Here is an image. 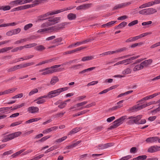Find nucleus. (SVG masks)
I'll list each match as a JSON object with an SVG mask.
<instances>
[{
	"label": "nucleus",
	"mask_w": 160,
	"mask_h": 160,
	"mask_svg": "<svg viewBox=\"0 0 160 160\" xmlns=\"http://www.w3.org/2000/svg\"><path fill=\"white\" fill-rule=\"evenodd\" d=\"M74 7H70L69 8H65L57 10L55 11H51L47 12L46 13L39 16L38 17V21L43 20L47 19L49 15H53L57 14L63 11L71 10Z\"/></svg>",
	"instance_id": "obj_1"
},
{
	"label": "nucleus",
	"mask_w": 160,
	"mask_h": 160,
	"mask_svg": "<svg viewBox=\"0 0 160 160\" xmlns=\"http://www.w3.org/2000/svg\"><path fill=\"white\" fill-rule=\"evenodd\" d=\"M60 19V17H51L48 19V21L41 25V27L43 28L54 25L58 23Z\"/></svg>",
	"instance_id": "obj_2"
},
{
	"label": "nucleus",
	"mask_w": 160,
	"mask_h": 160,
	"mask_svg": "<svg viewBox=\"0 0 160 160\" xmlns=\"http://www.w3.org/2000/svg\"><path fill=\"white\" fill-rule=\"evenodd\" d=\"M156 103V102L155 101H153L142 105H141L140 104H139L132 107L130 109V110L132 111H137L141 110L147 106H150L151 105L155 104Z\"/></svg>",
	"instance_id": "obj_3"
},
{
	"label": "nucleus",
	"mask_w": 160,
	"mask_h": 160,
	"mask_svg": "<svg viewBox=\"0 0 160 160\" xmlns=\"http://www.w3.org/2000/svg\"><path fill=\"white\" fill-rule=\"evenodd\" d=\"M68 89V87H64L49 92L50 98H52L59 95L61 92L66 91Z\"/></svg>",
	"instance_id": "obj_4"
},
{
	"label": "nucleus",
	"mask_w": 160,
	"mask_h": 160,
	"mask_svg": "<svg viewBox=\"0 0 160 160\" xmlns=\"http://www.w3.org/2000/svg\"><path fill=\"white\" fill-rule=\"evenodd\" d=\"M21 132L19 131L8 135L4 137L2 139V141L3 142H5L12 140L14 138L19 136L21 134Z\"/></svg>",
	"instance_id": "obj_5"
},
{
	"label": "nucleus",
	"mask_w": 160,
	"mask_h": 160,
	"mask_svg": "<svg viewBox=\"0 0 160 160\" xmlns=\"http://www.w3.org/2000/svg\"><path fill=\"white\" fill-rule=\"evenodd\" d=\"M125 119V117L123 116L115 120L113 124L110 127V129H112L117 128L123 123V121Z\"/></svg>",
	"instance_id": "obj_6"
},
{
	"label": "nucleus",
	"mask_w": 160,
	"mask_h": 160,
	"mask_svg": "<svg viewBox=\"0 0 160 160\" xmlns=\"http://www.w3.org/2000/svg\"><path fill=\"white\" fill-rule=\"evenodd\" d=\"M33 5H25L14 8L11 10V11L14 12L17 11L26 9L32 7H33Z\"/></svg>",
	"instance_id": "obj_7"
},
{
	"label": "nucleus",
	"mask_w": 160,
	"mask_h": 160,
	"mask_svg": "<svg viewBox=\"0 0 160 160\" xmlns=\"http://www.w3.org/2000/svg\"><path fill=\"white\" fill-rule=\"evenodd\" d=\"M132 3L131 2H123L118 4L113 8V10L128 7Z\"/></svg>",
	"instance_id": "obj_8"
},
{
	"label": "nucleus",
	"mask_w": 160,
	"mask_h": 160,
	"mask_svg": "<svg viewBox=\"0 0 160 160\" xmlns=\"http://www.w3.org/2000/svg\"><path fill=\"white\" fill-rule=\"evenodd\" d=\"M158 139V137H150L147 138L145 142L147 143H156Z\"/></svg>",
	"instance_id": "obj_9"
},
{
	"label": "nucleus",
	"mask_w": 160,
	"mask_h": 160,
	"mask_svg": "<svg viewBox=\"0 0 160 160\" xmlns=\"http://www.w3.org/2000/svg\"><path fill=\"white\" fill-rule=\"evenodd\" d=\"M160 151V146L157 145L152 146L149 147L148 152L150 153H153Z\"/></svg>",
	"instance_id": "obj_10"
},
{
	"label": "nucleus",
	"mask_w": 160,
	"mask_h": 160,
	"mask_svg": "<svg viewBox=\"0 0 160 160\" xmlns=\"http://www.w3.org/2000/svg\"><path fill=\"white\" fill-rule=\"evenodd\" d=\"M142 118L141 115H138L136 117L131 116L128 118L129 119H130L131 121H133L135 123L137 124H139L140 120Z\"/></svg>",
	"instance_id": "obj_11"
},
{
	"label": "nucleus",
	"mask_w": 160,
	"mask_h": 160,
	"mask_svg": "<svg viewBox=\"0 0 160 160\" xmlns=\"http://www.w3.org/2000/svg\"><path fill=\"white\" fill-rule=\"evenodd\" d=\"M140 57L139 55L136 56L132 57L123 60V64L124 65H127L132 63V61L135 59H137Z\"/></svg>",
	"instance_id": "obj_12"
},
{
	"label": "nucleus",
	"mask_w": 160,
	"mask_h": 160,
	"mask_svg": "<svg viewBox=\"0 0 160 160\" xmlns=\"http://www.w3.org/2000/svg\"><path fill=\"white\" fill-rule=\"evenodd\" d=\"M61 65H57L52 66L50 68H48V70L50 74H52L53 72L58 71V69H55L56 68L59 67Z\"/></svg>",
	"instance_id": "obj_13"
},
{
	"label": "nucleus",
	"mask_w": 160,
	"mask_h": 160,
	"mask_svg": "<svg viewBox=\"0 0 160 160\" xmlns=\"http://www.w3.org/2000/svg\"><path fill=\"white\" fill-rule=\"evenodd\" d=\"M91 5V4H83L77 7L76 9L78 10H85L90 8Z\"/></svg>",
	"instance_id": "obj_14"
},
{
	"label": "nucleus",
	"mask_w": 160,
	"mask_h": 160,
	"mask_svg": "<svg viewBox=\"0 0 160 160\" xmlns=\"http://www.w3.org/2000/svg\"><path fill=\"white\" fill-rule=\"evenodd\" d=\"M39 110V108L38 107L32 106L28 108V111L30 113H34L38 112Z\"/></svg>",
	"instance_id": "obj_15"
},
{
	"label": "nucleus",
	"mask_w": 160,
	"mask_h": 160,
	"mask_svg": "<svg viewBox=\"0 0 160 160\" xmlns=\"http://www.w3.org/2000/svg\"><path fill=\"white\" fill-rule=\"evenodd\" d=\"M56 29L55 27H50L42 28L38 31V32H42L47 31H50L51 32L53 31Z\"/></svg>",
	"instance_id": "obj_16"
},
{
	"label": "nucleus",
	"mask_w": 160,
	"mask_h": 160,
	"mask_svg": "<svg viewBox=\"0 0 160 160\" xmlns=\"http://www.w3.org/2000/svg\"><path fill=\"white\" fill-rule=\"evenodd\" d=\"M160 94V92H158L157 93H154L148 96L142 98L141 100L140 101V102L142 101H143L144 100H148L152 99L156 97L157 95H159Z\"/></svg>",
	"instance_id": "obj_17"
},
{
	"label": "nucleus",
	"mask_w": 160,
	"mask_h": 160,
	"mask_svg": "<svg viewBox=\"0 0 160 160\" xmlns=\"http://www.w3.org/2000/svg\"><path fill=\"white\" fill-rule=\"evenodd\" d=\"M152 59H149L144 61L141 63L142 66V68L144 67H147L148 66L151 64L152 62Z\"/></svg>",
	"instance_id": "obj_18"
},
{
	"label": "nucleus",
	"mask_w": 160,
	"mask_h": 160,
	"mask_svg": "<svg viewBox=\"0 0 160 160\" xmlns=\"http://www.w3.org/2000/svg\"><path fill=\"white\" fill-rule=\"evenodd\" d=\"M70 23L69 22H64L58 25L57 26H55L54 27H56V29L55 30H53V31L59 30L61 28H64L66 25H69L70 24Z\"/></svg>",
	"instance_id": "obj_19"
},
{
	"label": "nucleus",
	"mask_w": 160,
	"mask_h": 160,
	"mask_svg": "<svg viewBox=\"0 0 160 160\" xmlns=\"http://www.w3.org/2000/svg\"><path fill=\"white\" fill-rule=\"evenodd\" d=\"M58 126H54L51 127V128H47L43 131L42 132L44 134H46L49 133V132L56 131L58 129Z\"/></svg>",
	"instance_id": "obj_20"
},
{
	"label": "nucleus",
	"mask_w": 160,
	"mask_h": 160,
	"mask_svg": "<svg viewBox=\"0 0 160 160\" xmlns=\"http://www.w3.org/2000/svg\"><path fill=\"white\" fill-rule=\"evenodd\" d=\"M12 7L22 4L21 0H15L11 1L9 4Z\"/></svg>",
	"instance_id": "obj_21"
},
{
	"label": "nucleus",
	"mask_w": 160,
	"mask_h": 160,
	"mask_svg": "<svg viewBox=\"0 0 160 160\" xmlns=\"http://www.w3.org/2000/svg\"><path fill=\"white\" fill-rule=\"evenodd\" d=\"M94 59V56H88L82 57L81 61L83 62H86L89 60H92Z\"/></svg>",
	"instance_id": "obj_22"
},
{
	"label": "nucleus",
	"mask_w": 160,
	"mask_h": 160,
	"mask_svg": "<svg viewBox=\"0 0 160 160\" xmlns=\"http://www.w3.org/2000/svg\"><path fill=\"white\" fill-rule=\"evenodd\" d=\"M116 22V21H112L110 22H108L106 24H103L101 25V27L102 28H109L114 25V24Z\"/></svg>",
	"instance_id": "obj_23"
},
{
	"label": "nucleus",
	"mask_w": 160,
	"mask_h": 160,
	"mask_svg": "<svg viewBox=\"0 0 160 160\" xmlns=\"http://www.w3.org/2000/svg\"><path fill=\"white\" fill-rule=\"evenodd\" d=\"M111 146V143H108L104 144H99L98 146V149H104L106 148Z\"/></svg>",
	"instance_id": "obj_24"
},
{
	"label": "nucleus",
	"mask_w": 160,
	"mask_h": 160,
	"mask_svg": "<svg viewBox=\"0 0 160 160\" xmlns=\"http://www.w3.org/2000/svg\"><path fill=\"white\" fill-rule=\"evenodd\" d=\"M70 101V99H68L63 102H61L60 101V105L58 106V107L60 108H64L67 105V102H69Z\"/></svg>",
	"instance_id": "obj_25"
},
{
	"label": "nucleus",
	"mask_w": 160,
	"mask_h": 160,
	"mask_svg": "<svg viewBox=\"0 0 160 160\" xmlns=\"http://www.w3.org/2000/svg\"><path fill=\"white\" fill-rule=\"evenodd\" d=\"M76 18V15L73 13H70L67 16L68 18L70 20H75Z\"/></svg>",
	"instance_id": "obj_26"
},
{
	"label": "nucleus",
	"mask_w": 160,
	"mask_h": 160,
	"mask_svg": "<svg viewBox=\"0 0 160 160\" xmlns=\"http://www.w3.org/2000/svg\"><path fill=\"white\" fill-rule=\"evenodd\" d=\"M59 81V79L57 77L54 76L52 78L50 81V84L52 85H54Z\"/></svg>",
	"instance_id": "obj_27"
},
{
	"label": "nucleus",
	"mask_w": 160,
	"mask_h": 160,
	"mask_svg": "<svg viewBox=\"0 0 160 160\" xmlns=\"http://www.w3.org/2000/svg\"><path fill=\"white\" fill-rule=\"evenodd\" d=\"M142 66L141 63L136 65L133 68V71L135 72L139 71L140 70L142 69Z\"/></svg>",
	"instance_id": "obj_28"
},
{
	"label": "nucleus",
	"mask_w": 160,
	"mask_h": 160,
	"mask_svg": "<svg viewBox=\"0 0 160 160\" xmlns=\"http://www.w3.org/2000/svg\"><path fill=\"white\" fill-rule=\"evenodd\" d=\"M34 102L37 101L36 103L38 104H42L45 102L46 100L44 99L41 98L40 97H38L36 100L34 101Z\"/></svg>",
	"instance_id": "obj_29"
},
{
	"label": "nucleus",
	"mask_w": 160,
	"mask_h": 160,
	"mask_svg": "<svg viewBox=\"0 0 160 160\" xmlns=\"http://www.w3.org/2000/svg\"><path fill=\"white\" fill-rule=\"evenodd\" d=\"M147 9L148 15L153 14L157 12V10L155 8H150Z\"/></svg>",
	"instance_id": "obj_30"
},
{
	"label": "nucleus",
	"mask_w": 160,
	"mask_h": 160,
	"mask_svg": "<svg viewBox=\"0 0 160 160\" xmlns=\"http://www.w3.org/2000/svg\"><path fill=\"white\" fill-rule=\"evenodd\" d=\"M25 150V149H22L19 151L14 153L13 154H12L11 156L13 158H15L16 157L18 156L19 155H20Z\"/></svg>",
	"instance_id": "obj_31"
},
{
	"label": "nucleus",
	"mask_w": 160,
	"mask_h": 160,
	"mask_svg": "<svg viewBox=\"0 0 160 160\" xmlns=\"http://www.w3.org/2000/svg\"><path fill=\"white\" fill-rule=\"evenodd\" d=\"M16 89V88H12L9 89L4 90L3 91L4 95L12 93L14 92Z\"/></svg>",
	"instance_id": "obj_32"
},
{
	"label": "nucleus",
	"mask_w": 160,
	"mask_h": 160,
	"mask_svg": "<svg viewBox=\"0 0 160 160\" xmlns=\"http://www.w3.org/2000/svg\"><path fill=\"white\" fill-rule=\"evenodd\" d=\"M96 67H93L87 68L79 72V74H82L83 73L88 72L94 69Z\"/></svg>",
	"instance_id": "obj_33"
},
{
	"label": "nucleus",
	"mask_w": 160,
	"mask_h": 160,
	"mask_svg": "<svg viewBox=\"0 0 160 160\" xmlns=\"http://www.w3.org/2000/svg\"><path fill=\"white\" fill-rule=\"evenodd\" d=\"M35 49L39 51H42L45 49V48L42 45H41L36 47Z\"/></svg>",
	"instance_id": "obj_34"
},
{
	"label": "nucleus",
	"mask_w": 160,
	"mask_h": 160,
	"mask_svg": "<svg viewBox=\"0 0 160 160\" xmlns=\"http://www.w3.org/2000/svg\"><path fill=\"white\" fill-rule=\"evenodd\" d=\"M10 9L11 7L9 5L0 6V10L6 11L9 10Z\"/></svg>",
	"instance_id": "obj_35"
},
{
	"label": "nucleus",
	"mask_w": 160,
	"mask_h": 160,
	"mask_svg": "<svg viewBox=\"0 0 160 160\" xmlns=\"http://www.w3.org/2000/svg\"><path fill=\"white\" fill-rule=\"evenodd\" d=\"M81 130L80 128L78 127H77L72 129L69 133V134H72L75 133Z\"/></svg>",
	"instance_id": "obj_36"
},
{
	"label": "nucleus",
	"mask_w": 160,
	"mask_h": 160,
	"mask_svg": "<svg viewBox=\"0 0 160 160\" xmlns=\"http://www.w3.org/2000/svg\"><path fill=\"white\" fill-rule=\"evenodd\" d=\"M131 72L132 70L130 68H128L122 71V73L123 74H128L130 73Z\"/></svg>",
	"instance_id": "obj_37"
},
{
	"label": "nucleus",
	"mask_w": 160,
	"mask_h": 160,
	"mask_svg": "<svg viewBox=\"0 0 160 160\" xmlns=\"http://www.w3.org/2000/svg\"><path fill=\"white\" fill-rule=\"evenodd\" d=\"M28 40V39L27 38H24V39H21L20 40H18V41H16L14 42V44H18L21 43H22L24 42H26Z\"/></svg>",
	"instance_id": "obj_38"
},
{
	"label": "nucleus",
	"mask_w": 160,
	"mask_h": 160,
	"mask_svg": "<svg viewBox=\"0 0 160 160\" xmlns=\"http://www.w3.org/2000/svg\"><path fill=\"white\" fill-rule=\"evenodd\" d=\"M67 138V137L66 136H64L61 138L56 140L55 141V142L57 143H60L62 142L65 140H66Z\"/></svg>",
	"instance_id": "obj_39"
},
{
	"label": "nucleus",
	"mask_w": 160,
	"mask_h": 160,
	"mask_svg": "<svg viewBox=\"0 0 160 160\" xmlns=\"http://www.w3.org/2000/svg\"><path fill=\"white\" fill-rule=\"evenodd\" d=\"M38 92V90L37 88H35L32 89L29 93V96H31L35 93H37Z\"/></svg>",
	"instance_id": "obj_40"
},
{
	"label": "nucleus",
	"mask_w": 160,
	"mask_h": 160,
	"mask_svg": "<svg viewBox=\"0 0 160 160\" xmlns=\"http://www.w3.org/2000/svg\"><path fill=\"white\" fill-rule=\"evenodd\" d=\"M139 14L144 15H148L147 9H142L138 12Z\"/></svg>",
	"instance_id": "obj_41"
},
{
	"label": "nucleus",
	"mask_w": 160,
	"mask_h": 160,
	"mask_svg": "<svg viewBox=\"0 0 160 160\" xmlns=\"http://www.w3.org/2000/svg\"><path fill=\"white\" fill-rule=\"evenodd\" d=\"M13 48V47L5 48L0 49L1 53H3Z\"/></svg>",
	"instance_id": "obj_42"
},
{
	"label": "nucleus",
	"mask_w": 160,
	"mask_h": 160,
	"mask_svg": "<svg viewBox=\"0 0 160 160\" xmlns=\"http://www.w3.org/2000/svg\"><path fill=\"white\" fill-rule=\"evenodd\" d=\"M33 26V24L32 23H29L25 25L24 27V30L25 31H27L29 29V28L32 27Z\"/></svg>",
	"instance_id": "obj_43"
},
{
	"label": "nucleus",
	"mask_w": 160,
	"mask_h": 160,
	"mask_svg": "<svg viewBox=\"0 0 160 160\" xmlns=\"http://www.w3.org/2000/svg\"><path fill=\"white\" fill-rule=\"evenodd\" d=\"M37 45V44L35 43H31L28 44H27L24 46L25 48H31L34 46H36Z\"/></svg>",
	"instance_id": "obj_44"
},
{
	"label": "nucleus",
	"mask_w": 160,
	"mask_h": 160,
	"mask_svg": "<svg viewBox=\"0 0 160 160\" xmlns=\"http://www.w3.org/2000/svg\"><path fill=\"white\" fill-rule=\"evenodd\" d=\"M34 64V63L33 62H27L24 64H23L24 68L33 65Z\"/></svg>",
	"instance_id": "obj_45"
},
{
	"label": "nucleus",
	"mask_w": 160,
	"mask_h": 160,
	"mask_svg": "<svg viewBox=\"0 0 160 160\" xmlns=\"http://www.w3.org/2000/svg\"><path fill=\"white\" fill-rule=\"evenodd\" d=\"M13 35H15L19 33L21 31L20 28H18L16 29L12 30Z\"/></svg>",
	"instance_id": "obj_46"
},
{
	"label": "nucleus",
	"mask_w": 160,
	"mask_h": 160,
	"mask_svg": "<svg viewBox=\"0 0 160 160\" xmlns=\"http://www.w3.org/2000/svg\"><path fill=\"white\" fill-rule=\"evenodd\" d=\"M53 60V59H51L48 60H45L44 61H42V62H40V64L41 65L44 64L46 63H49L52 62V61Z\"/></svg>",
	"instance_id": "obj_47"
},
{
	"label": "nucleus",
	"mask_w": 160,
	"mask_h": 160,
	"mask_svg": "<svg viewBox=\"0 0 160 160\" xmlns=\"http://www.w3.org/2000/svg\"><path fill=\"white\" fill-rule=\"evenodd\" d=\"M138 23V20H135L129 23L128 26L129 27H131L137 24Z\"/></svg>",
	"instance_id": "obj_48"
},
{
	"label": "nucleus",
	"mask_w": 160,
	"mask_h": 160,
	"mask_svg": "<svg viewBox=\"0 0 160 160\" xmlns=\"http://www.w3.org/2000/svg\"><path fill=\"white\" fill-rule=\"evenodd\" d=\"M132 156L128 155L122 157L119 160H128L132 158Z\"/></svg>",
	"instance_id": "obj_49"
},
{
	"label": "nucleus",
	"mask_w": 160,
	"mask_h": 160,
	"mask_svg": "<svg viewBox=\"0 0 160 160\" xmlns=\"http://www.w3.org/2000/svg\"><path fill=\"white\" fill-rule=\"evenodd\" d=\"M44 155V154H41L35 157L30 160H39Z\"/></svg>",
	"instance_id": "obj_50"
},
{
	"label": "nucleus",
	"mask_w": 160,
	"mask_h": 160,
	"mask_svg": "<svg viewBox=\"0 0 160 160\" xmlns=\"http://www.w3.org/2000/svg\"><path fill=\"white\" fill-rule=\"evenodd\" d=\"M147 156L145 155L139 156L138 157V160H144L146 159Z\"/></svg>",
	"instance_id": "obj_51"
},
{
	"label": "nucleus",
	"mask_w": 160,
	"mask_h": 160,
	"mask_svg": "<svg viewBox=\"0 0 160 160\" xmlns=\"http://www.w3.org/2000/svg\"><path fill=\"white\" fill-rule=\"evenodd\" d=\"M12 108V107H4L0 108V112H5L4 111L7 110L8 109H10Z\"/></svg>",
	"instance_id": "obj_52"
},
{
	"label": "nucleus",
	"mask_w": 160,
	"mask_h": 160,
	"mask_svg": "<svg viewBox=\"0 0 160 160\" xmlns=\"http://www.w3.org/2000/svg\"><path fill=\"white\" fill-rule=\"evenodd\" d=\"M127 24L126 22H123L120 23L118 26V27L119 28H121L124 27Z\"/></svg>",
	"instance_id": "obj_53"
},
{
	"label": "nucleus",
	"mask_w": 160,
	"mask_h": 160,
	"mask_svg": "<svg viewBox=\"0 0 160 160\" xmlns=\"http://www.w3.org/2000/svg\"><path fill=\"white\" fill-rule=\"evenodd\" d=\"M152 32H145L144 33H142L140 35H139V36L140 37V38H142L143 37L145 36H146L148 35L151 34Z\"/></svg>",
	"instance_id": "obj_54"
},
{
	"label": "nucleus",
	"mask_w": 160,
	"mask_h": 160,
	"mask_svg": "<svg viewBox=\"0 0 160 160\" xmlns=\"http://www.w3.org/2000/svg\"><path fill=\"white\" fill-rule=\"evenodd\" d=\"M88 102L87 101H84L81 102H80L77 103L76 106L77 107H79L80 106H83L87 103Z\"/></svg>",
	"instance_id": "obj_55"
},
{
	"label": "nucleus",
	"mask_w": 160,
	"mask_h": 160,
	"mask_svg": "<svg viewBox=\"0 0 160 160\" xmlns=\"http://www.w3.org/2000/svg\"><path fill=\"white\" fill-rule=\"evenodd\" d=\"M126 48H125L124 47V48H122L119 49L118 50H116L115 51L116 53H119V52H122L124 51H125L126 50Z\"/></svg>",
	"instance_id": "obj_56"
},
{
	"label": "nucleus",
	"mask_w": 160,
	"mask_h": 160,
	"mask_svg": "<svg viewBox=\"0 0 160 160\" xmlns=\"http://www.w3.org/2000/svg\"><path fill=\"white\" fill-rule=\"evenodd\" d=\"M51 137L50 136H47L45 137H44L42 138L39 141L41 142H43L45 140H46L48 139L49 138Z\"/></svg>",
	"instance_id": "obj_57"
},
{
	"label": "nucleus",
	"mask_w": 160,
	"mask_h": 160,
	"mask_svg": "<svg viewBox=\"0 0 160 160\" xmlns=\"http://www.w3.org/2000/svg\"><path fill=\"white\" fill-rule=\"evenodd\" d=\"M128 17L126 15H123L118 17V20H124L128 18Z\"/></svg>",
	"instance_id": "obj_58"
},
{
	"label": "nucleus",
	"mask_w": 160,
	"mask_h": 160,
	"mask_svg": "<svg viewBox=\"0 0 160 160\" xmlns=\"http://www.w3.org/2000/svg\"><path fill=\"white\" fill-rule=\"evenodd\" d=\"M65 113V112L57 113L56 115H55V118L62 117Z\"/></svg>",
	"instance_id": "obj_59"
},
{
	"label": "nucleus",
	"mask_w": 160,
	"mask_h": 160,
	"mask_svg": "<svg viewBox=\"0 0 160 160\" xmlns=\"http://www.w3.org/2000/svg\"><path fill=\"white\" fill-rule=\"evenodd\" d=\"M22 122H17L14 123H13L10 125L11 127H14L20 124Z\"/></svg>",
	"instance_id": "obj_60"
},
{
	"label": "nucleus",
	"mask_w": 160,
	"mask_h": 160,
	"mask_svg": "<svg viewBox=\"0 0 160 160\" xmlns=\"http://www.w3.org/2000/svg\"><path fill=\"white\" fill-rule=\"evenodd\" d=\"M98 83V81H93L88 84L87 86H89L91 85H93L97 84Z\"/></svg>",
	"instance_id": "obj_61"
},
{
	"label": "nucleus",
	"mask_w": 160,
	"mask_h": 160,
	"mask_svg": "<svg viewBox=\"0 0 160 160\" xmlns=\"http://www.w3.org/2000/svg\"><path fill=\"white\" fill-rule=\"evenodd\" d=\"M19 23V22H13L10 23H7V25H8V27L9 26H14L17 25Z\"/></svg>",
	"instance_id": "obj_62"
},
{
	"label": "nucleus",
	"mask_w": 160,
	"mask_h": 160,
	"mask_svg": "<svg viewBox=\"0 0 160 160\" xmlns=\"http://www.w3.org/2000/svg\"><path fill=\"white\" fill-rule=\"evenodd\" d=\"M115 119V117L114 116H112L109 118H107V121L108 122H110L112 121L113 120H114Z\"/></svg>",
	"instance_id": "obj_63"
},
{
	"label": "nucleus",
	"mask_w": 160,
	"mask_h": 160,
	"mask_svg": "<svg viewBox=\"0 0 160 160\" xmlns=\"http://www.w3.org/2000/svg\"><path fill=\"white\" fill-rule=\"evenodd\" d=\"M17 69H16V66H15L14 67L9 69L8 71V72H11L15 71Z\"/></svg>",
	"instance_id": "obj_64"
}]
</instances>
